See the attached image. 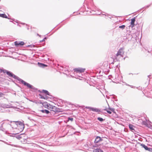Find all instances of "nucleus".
I'll return each instance as SVG.
<instances>
[{"mask_svg":"<svg viewBox=\"0 0 152 152\" xmlns=\"http://www.w3.org/2000/svg\"><path fill=\"white\" fill-rule=\"evenodd\" d=\"M39 96H40V98L41 99H47V97H45L41 95H39Z\"/></svg>","mask_w":152,"mask_h":152,"instance_id":"a211bd4d","label":"nucleus"},{"mask_svg":"<svg viewBox=\"0 0 152 152\" xmlns=\"http://www.w3.org/2000/svg\"><path fill=\"white\" fill-rule=\"evenodd\" d=\"M140 145L144 148L146 150L149 151H152V148H148V147L146 146L145 145L143 144H141Z\"/></svg>","mask_w":152,"mask_h":152,"instance_id":"9d476101","label":"nucleus"},{"mask_svg":"<svg viewBox=\"0 0 152 152\" xmlns=\"http://www.w3.org/2000/svg\"><path fill=\"white\" fill-rule=\"evenodd\" d=\"M21 83L23 84L24 86H26L28 88H32V86L30 84L28 83H26L23 80H20Z\"/></svg>","mask_w":152,"mask_h":152,"instance_id":"423d86ee","label":"nucleus"},{"mask_svg":"<svg viewBox=\"0 0 152 152\" xmlns=\"http://www.w3.org/2000/svg\"><path fill=\"white\" fill-rule=\"evenodd\" d=\"M93 152H103V151L101 149L97 148L94 149Z\"/></svg>","mask_w":152,"mask_h":152,"instance_id":"4468645a","label":"nucleus"},{"mask_svg":"<svg viewBox=\"0 0 152 152\" xmlns=\"http://www.w3.org/2000/svg\"><path fill=\"white\" fill-rule=\"evenodd\" d=\"M104 110H106L107 111V113L110 114H111L112 113V112H114V110L113 109H111L110 108L109 109H104Z\"/></svg>","mask_w":152,"mask_h":152,"instance_id":"f8f14e48","label":"nucleus"},{"mask_svg":"<svg viewBox=\"0 0 152 152\" xmlns=\"http://www.w3.org/2000/svg\"><path fill=\"white\" fill-rule=\"evenodd\" d=\"M125 27V26L124 25H123L121 26H119V28H122V29H124V28Z\"/></svg>","mask_w":152,"mask_h":152,"instance_id":"6ab92c4d","label":"nucleus"},{"mask_svg":"<svg viewBox=\"0 0 152 152\" xmlns=\"http://www.w3.org/2000/svg\"><path fill=\"white\" fill-rule=\"evenodd\" d=\"M103 140L100 137L97 136L94 141V143H97L102 141Z\"/></svg>","mask_w":152,"mask_h":152,"instance_id":"0eeeda50","label":"nucleus"},{"mask_svg":"<svg viewBox=\"0 0 152 152\" xmlns=\"http://www.w3.org/2000/svg\"><path fill=\"white\" fill-rule=\"evenodd\" d=\"M40 103L42 104L43 106L45 108H48V109L50 110L53 111H56L57 110V108L56 107L51 105L50 104H48L47 102L42 103L40 102Z\"/></svg>","mask_w":152,"mask_h":152,"instance_id":"7ed1b4c3","label":"nucleus"},{"mask_svg":"<svg viewBox=\"0 0 152 152\" xmlns=\"http://www.w3.org/2000/svg\"><path fill=\"white\" fill-rule=\"evenodd\" d=\"M125 53L124 49L123 48H121L118 51L117 53L116 54V56L113 60H116L117 61L119 60V58L121 57H123Z\"/></svg>","mask_w":152,"mask_h":152,"instance_id":"f03ea898","label":"nucleus"},{"mask_svg":"<svg viewBox=\"0 0 152 152\" xmlns=\"http://www.w3.org/2000/svg\"><path fill=\"white\" fill-rule=\"evenodd\" d=\"M3 95V94L1 93L0 92V97H1Z\"/></svg>","mask_w":152,"mask_h":152,"instance_id":"b1692460","label":"nucleus"},{"mask_svg":"<svg viewBox=\"0 0 152 152\" xmlns=\"http://www.w3.org/2000/svg\"><path fill=\"white\" fill-rule=\"evenodd\" d=\"M129 127L130 130L132 131L134 130V126L132 125L131 124H129Z\"/></svg>","mask_w":152,"mask_h":152,"instance_id":"2eb2a0df","label":"nucleus"},{"mask_svg":"<svg viewBox=\"0 0 152 152\" xmlns=\"http://www.w3.org/2000/svg\"><path fill=\"white\" fill-rule=\"evenodd\" d=\"M0 17L3 18H8V17L7 15L4 13L0 14Z\"/></svg>","mask_w":152,"mask_h":152,"instance_id":"ddd939ff","label":"nucleus"},{"mask_svg":"<svg viewBox=\"0 0 152 152\" xmlns=\"http://www.w3.org/2000/svg\"><path fill=\"white\" fill-rule=\"evenodd\" d=\"M40 64L42 66V67H44L45 66H47V65H45V64Z\"/></svg>","mask_w":152,"mask_h":152,"instance_id":"5701e85b","label":"nucleus"},{"mask_svg":"<svg viewBox=\"0 0 152 152\" xmlns=\"http://www.w3.org/2000/svg\"><path fill=\"white\" fill-rule=\"evenodd\" d=\"M97 119L101 121H103V119L100 117L98 118Z\"/></svg>","mask_w":152,"mask_h":152,"instance_id":"aec40b11","label":"nucleus"},{"mask_svg":"<svg viewBox=\"0 0 152 152\" xmlns=\"http://www.w3.org/2000/svg\"><path fill=\"white\" fill-rule=\"evenodd\" d=\"M135 21V18H132L131 20V25L130 26L131 28L133 27L134 26V22Z\"/></svg>","mask_w":152,"mask_h":152,"instance_id":"9b49d317","label":"nucleus"},{"mask_svg":"<svg viewBox=\"0 0 152 152\" xmlns=\"http://www.w3.org/2000/svg\"><path fill=\"white\" fill-rule=\"evenodd\" d=\"M88 109L90 110H92L93 111L95 112H99L100 111V110L97 108H94L93 107H87Z\"/></svg>","mask_w":152,"mask_h":152,"instance_id":"1a4fd4ad","label":"nucleus"},{"mask_svg":"<svg viewBox=\"0 0 152 152\" xmlns=\"http://www.w3.org/2000/svg\"><path fill=\"white\" fill-rule=\"evenodd\" d=\"M0 72L1 73L2 72L4 73H6L9 77L15 79H16L17 78V76L14 74L12 73L11 72L7 71L6 69H0Z\"/></svg>","mask_w":152,"mask_h":152,"instance_id":"20e7f679","label":"nucleus"},{"mask_svg":"<svg viewBox=\"0 0 152 152\" xmlns=\"http://www.w3.org/2000/svg\"><path fill=\"white\" fill-rule=\"evenodd\" d=\"M14 122H15L16 125H17V127L14 129L15 132L14 134H18L23 130L24 128V125L22 122L20 121H14Z\"/></svg>","mask_w":152,"mask_h":152,"instance_id":"f257e3e1","label":"nucleus"},{"mask_svg":"<svg viewBox=\"0 0 152 152\" xmlns=\"http://www.w3.org/2000/svg\"><path fill=\"white\" fill-rule=\"evenodd\" d=\"M68 121L69 120H70L71 121H72L73 120V118H70L69 117L68 118Z\"/></svg>","mask_w":152,"mask_h":152,"instance_id":"412c9836","label":"nucleus"},{"mask_svg":"<svg viewBox=\"0 0 152 152\" xmlns=\"http://www.w3.org/2000/svg\"><path fill=\"white\" fill-rule=\"evenodd\" d=\"M85 70V69L82 68H76L74 69V72H75L76 73H81L84 72Z\"/></svg>","mask_w":152,"mask_h":152,"instance_id":"39448f33","label":"nucleus"},{"mask_svg":"<svg viewBox=\"0 0 152 152\" xmlns=\"http://www.w3.org/2000/svg\"><path fill=\"white\" fill-rule=\"evenodd\" d=\"M42 92L45 93L46 95H49V92L47 90H43L42 91Z\"/></svg>","mask_w":152,"mask_h":152,"instance_id":"f3484780","label":"nucleus"},{"mask_svg":"<svg viewBox=\"0 0 152 152\" xmlns=\"http://www.w3.org/2000/svg\"><path fill=\"white\" fill-rule=\"evenodd\" d=\"M26 141L27 140L26 139H25V140H24L23 141L22 140H21V142H23V143L26 142Z\"/></svg>","mask_w":152,"mask_h":152,"instance_id":"4be33fe9","label":"nucleus"},{"mask_svg":"<svg viewBox=\"0 0 152 152\" xmlns=\"http://www.w3.org/2000/svg\"><path fill=\"white\" fill-rule=\"evenodd\" d=\"M41 111L42 113H46V114H48L49 113V111H48L47 110H41Z\"/></svg>","mask_w":152,"mask_h":152,"instance_id":"dca6fc26","label":"nucleus"},{"mask_svg":"<svg viewBox=\"0 0 152 152\" xmlns=\"http://www.w3.org/2000/svg\"><path fill=\"white\" fill-rule=\"evenodd\" d=\"M24 44V42L23 41L19 42L16 41L15 42V45L16 46H23Z\"/></svg>","mask_w":152,"mask_h":152,"instance_id":"6e6552de","label":"nucleus"}]
</instances>
